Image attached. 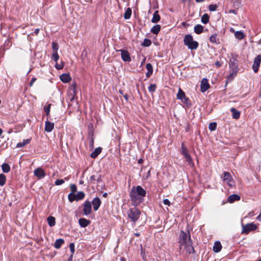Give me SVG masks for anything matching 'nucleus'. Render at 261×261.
<instances>
[{
	"mask_svg": "<svg viewBox=\"0 0 261 261\" xmlns=\"http://www.w3.org/2000/svg\"><path fill=\"white\" fill-rule=\"evenodd\" d=\"M71 88L73 89V92L74 93V94L75 95L76 93V84L75 83H73L71 85Z\"/></svg>",
	"mask_w": 261,
	"mask_h": 261,
	"instance_id": "nucleus-52",
	"label": "nucleus"
},
{
	"mask_svg": "<svg viewBox=\"0 0 261 261\" xmlns=\"http://www.w3.org/2000/svg\"><path fill=\"white\" fill-rule=\"evenodd\" d=\"M146 194V191L141 186L133 187L130 191V199L137 204H140L143 201Z\"/></svg>",
	"mask_w": 261,
	"mask_h": 261,
	"instance_id": "nucleus-2",
	"label": "nucleus"
},
{
	"mask_svg": "<svg viewBox=\"0 0 261 261\" xmlns=\"http://www.w3.org/2000/svg\"><path fill=\"white\" fill-rule=\"evenodd\" d=\"M69 248H70V251L72 253V254H73L74 253V245L73 243H70V245H69Z\"/></svg>",
	"mask_w": 261,
	"mask_h": 261,
	"instance_id": "nucleus-50",
	"label": "nucleus"
},
{
	"mask_svg": "<svg viewBox=\"0 0 261 261\" xmlns=\"http://www.w3.org/2000/svg\"><path fill=\"white\" fill-rule=\"evenodd\" d=\"M217 123L216 122H211L210 123L208 128L210 130L213 131L216 129Z\"/></svg>",
	"mask_w": 261,
	"mask_h": 261,
	"instance_id": "nucleus-42",
	"label": "nucleus"
},
{
	"mask_svg": "<svg viewBox=\"0 0 261 261\" xmlns=\"http://www.w3.org/2000/svg\"><path fill=\"white\" fill-rule=\"evenodd\" d=\"M6 176L3 174H0V186H4L6 183Z\"/></svg>",
	"mask_w": 261,
	"mask_h": 261,
	"instance_id": "nucleus-37",
	"label": "nucleus"
},
{
	"mask_svg": "<svg viewBox=\"0 0 261 261\" xmlns=\"http://www.w3.org/2000/svg\"><path fill=\"white\" fill-rule=\"evenodd\" d=\"M210 16L207 14H204L201 17V21L204 24H206L208 22Z\"/></svg>",
	"mask_w": 261,
	"mask_h": 261,
	"instance_id": "nucleus-34",
	"label": "nucleus"
},
{
	"mask_svg": "<svg viewBox=\"0 0 261 261\" xmlns=\"http://www.w3.org/2000/svg\"><path fill=\"white\" fill-rule=\"evenodd\" d=\"M54 128V123L50 122L48 119L45 121L44 130L45 132H51Z\"/></svg>",
	"mask_w": 261,
	"mask_h": 261,
	"instance_id": "nucleus-14",
	"label": "nucleus"
},
{
	"mask_svg": "<svg viewBox=\"0 0 261 261\" xmlns=\"http://www.w3.org/2000/svg\"><path fill=\"white\" fill-rule=\"evenodd\" d=\"M256 219L259 221H261V214H260L256 218Z\"/></svg>",
	"mask_w": 261,
	"mask_h": 261,
	"instance_id": "nucleus-61",
	"label": "nucleus"
},
{
	"mask_svg": "<svg viewBox=\"0 0 261 261\" xmlns=\"http://www.w3.org/2000/svg\"><path fill=\"white\" fill-rule=\"evenodd\" d=\"M36 81V77H33L31 80V82L30 83V86H32L34 83Z\"/></svg>",
	"mask_w": 261,
	"mask_h": 261,
	"instance_id": "nucleus-54",
	"label": "nucleus"
},
{
	"mask_svg": "<svg viewBox=\"0 0 261 261\" xmlns=\"http://www.w3.org/2000/svg\"><path fill=\"white\" fill-rule=\"evenodd\" d=\"M156 85L155 84H151L148 87V91L150 92L153 93L155 91Z\"/></svg>",
	"mask_w": 261,
	"mask_h": 261,
	"instance_id": "nucleus-44",
	"label": "nucleus"
},
{
	"mask_svg": "<svg viewBox=\"0 0 261 261\" xmlns=\"http://www.w3.org/2000/svg\"><path fill=\"white\" fill-rule=\"evenodd\" d=\"M181 153L184 155V156L186 155V154H188V151L187 149L185 147L184 143H182L181 144Z\"/></svg>",
	"mask_w": 261,
	"mask_h": 261,
	"instance_id": "nucleus-43",
	"label": "nucleus"
},
{
	"mask_svg": "<svg viewBox=\"0 0 261 261\" xmlns=\"http://www.w3.org/2000/svg\"><path fill=\"white\" fill-rule=\"evenodd\" d=\"M68 200L70 202H72L73 201L76 200V195L74 193H70L68 196Z\"/></svg>",
	"mask_w": 261,
	"mask_h": 261,
	"instance_id": "nucleus-38",
	"label": "nucleus"
},
{
	"mask_svg": "<svg viewBox=\"0 0 261 261\" xmlns=\"http://www.w3.org/2000/svg\"><path fill=\"white\" fill-rule=\"evenodd\" d=\"M120 261H126V259L124 257L120 258Z\"/></svg>",
	"mask_w": 261,
	"mask_h": 261,
	"instance_id": "nucleus-64",
	"label": "nucleus"
},
{
	"mask_svg": "<svg viewBox=\"0 0 261 261\" xmlns=\"http://www.w3.org/2000/svg\"><path fill=\"white\" fill-rule=\"evenodd\" d=\"M163 203L165 205H169L170 204V202L168 199H165L163 200Z\"/></svg>",
	"mask_w": 261,
	"mask_h": 261,
	"instance_id": "nucleus-53",
	"label": "nucleus"
},
{
	"mask_svg": "<svg viewBox=\"0 0 261 261\" xmlns=\"http://www.w3.org/2000/svg\"><path fill=\"white\" fill-rule=\"evenodd\" d=\"M90 223L91 222L90 220L85 218H80L79 220V223L81 227H86L88 226Z\"/></svg>",
	"mask_w": 261,
	"mask_h": 261,
	"instance_id": "nucleus-16",
	"label": "nucleus"
},
{
	"mask_svg": "<svg viewBox=\"0 0 261 261\" xmlns=\"http://www.w3.org/2000/svg\"><path fill=\"white\" fill-rule=\"evenodd\" d=\"M210 88V85L208 83V80L204 78L202 80L200 85V89L202 92H205Z\"/></svg>",
	"mask_w": 261,
	"mask_h": 261,
	"instance_id": "nucleus-11",
	"label": "nucleus"
},
{
	"mask_svg": "<svg viewBox=\"0 0 261 261\" xmlns=\"http://www.w3.org/2000/svg\"><path fill=\"white\" fill-rule=\"evenodd\" d=\"M83 212L85 215L87 216L91 213V203L86 201L84 203Z\"/></svg>",
	"mask_w": 261,
	"mask_h": 261,
	"instance_id": "nucleus-10",
	"label": "nucleus"
},
{
	"mask_svg": "<svg viewBox=\"0 0 261 261\" xmlns=\"http://www.w3.org/2000/svg\"><path fill=\"white\" fill-rule=\"evenodd\" d=\"M215 64L217 68H219L222 66V63L219 61H216Z\"/></svg>",
	"mask_w": 261,
	"mask_h": 261,
	"instance_id": "nucleus-55",
	"label": "nucleus"
},
{
	"mask_svg": "<svg viewBox=\"0 0 261 261\" xmlns=\"http://www.w3.org/2000/svg\"><path fill=\"white\" fill-rule=\"evenodd\" d=\"M47 220L49 226L53 227L55 225L56 219L54 217L50 216L47 218Z\"/></svg>",
	"mask_w": 261,
	"mask_h": 261,
	"instance_id": "nucleus-29",
	"label": "nucleus"
},
{
	"mask_svg": "<svg viewBox=\"0 0 261 261\" xmlns=\"http://www.w3.org/2000/svg\"><path fill=\"white\" fill-rule=\"evenodd\" d=\"M223 176L222 178L224 181H225L230 187H233L234 182L230 173L225 171L223 172Z\"/></svg>",
	"mask_w": 261,
	"mask_h": 261,
	"instance_id": "nucleus-5",
	"label": "nucleus"
},
{
	"mask_svg": "<svg viewBox=\"0 0 261 261\" xmlns=\"http://www.w3.org/2000/svg\"><path fill=\"white\" fill-rule=\"evenodd\" d=\"M222 249V245L219 241H217L214 243V245L213 246V251L218 253Z\"/></svg>",
	"mask_w": 261,
	"mask_h": 261,
	"instance_id": "nucleus-23",
	"label": "nucleus"
},
{
	"mask_svg": "<svg viewBox=\"0 0 261 261\" xmlns=\"http://www.w3.org/2000/svg\"><path fill=\"white\" fill-rule=\"evenodd\" d=\"M76 189H77V188H76V186L75 185L71 184L70 185V190L71 191V193H74V192H75L76 191Z\"/></svg>",
	"mask_w": 261,
	"mask_h": 261,
	"instance_id": "nucleus-48",
	"label": "nucleus"
},
{
	"mask_svg": "<svg viewBox=\"0 0 261 261\" xmlns=\"http://www.w3.org/2000/svg\"><path fill=\"white\" fill-rule=\"evenodd\" d=\"M160 18L161 17L159 14L158 11H155L153 14L151 22L152 23H156L160 21Z\"/></svg>",
	"mask_w": 261,
	"mask_h": 261,
	"instance_id": "nucleus-24",
	"label": "nucleus"
},
{
	"mask_svg": "<svg viewBox=\"0 0 261 261\" xmlns=\"http://www.w3.org/2000/svg\"><path fill=\"white\" fill-rule=\"evenodd\" d=\"M198 45L199 44L196 41L193 40L189 44V45H187V46L189 49L191 50H194L198 48Z\"/></svg>",
	"mask_w": 261,
	"mask_h": 261,
	"instance_id": "nucleus-25",
	"label": "nucleus"
},
{
	"mask_svg": "<svg viewBox=\"0 0 261 261\" xmlns=\"http://www.w3.org/2000/svg\"><path fill=\"white\" fill-rule=\"evenodd\" d=\"M119 92L123 96L126 100H127L128 99V95L127 94H123V91L122 90H119Z\"/></svg>",
	"mask_w": 261,
	"mask_h": 261,
	"instance_id": "nucleus-49",
	"label": "nucleus"
},
{
	"mask_svg": "<svg viewBox=\"0 0 261 261\" xmlns=\"http://www.w3.org/2000/svg\"><path fill=\"white\" fill-rule=\"evenodd\" d=\"M132 9L130 8H127L124 14V18L125 19H128L130 18L132 15Z\"/></svg>",
	"mask_w": 261,
	"mask_h": 261,
	"instance_id": "nucleus-33",
	"label": "nucleus"
},
{
	"mask_svg": "<svg viewBox=\"0 0 261 261\" xmlns=\"http://www.w3.org/2000/svg\"><path fill=\"white\" fill-rule=\"evenodd\" d=\"M178 242L180 244V250L183 249L182 251H186L188 254L194 253L195 250L192 246L190 234L189 232L186 233L181 230L178 238Z\"/></svg>",
	"mask_w": 261,
	"mask_h": 261,
	"instance_id": "nucleus-1",
	"label": "nucleus"
},
{
	"mask_svg": "<svg viewBox=\"0 0 261 261\" xmlns=\"http://www.w3.org/2000/svg\"><path fill=\"white\" fill-rule=\"evenodd\" d=\"M161 30V26L159 24H156L154 25L150 30V32L155 35H157L159 34Z\"/></svg>",
	"mask_w": 261,
	"mask_h": 261,
	"instance_id": "nucleus-27",
	"label": "nucleus"
},
{
	"mask_svg": "<svg viewBox=\"0 0 261 261\" xmlns=\"http://www.w3.org/2000/svg\"><path fill=\"white\" fill-rule=\"evenodd\" d=\"M194 29L197 34H200L203 31V27L200 24H197L194 27Z\"/></svg>",
	"mask_w": 261,
	"mask_h": 261,
	"instance_id": "nucleus-30",
	"label": "nucleus"
},
{
	"mask_svg": "<svg viewBox=\"0 0 261 261\" xmlns=\"http://www.w3.org/2000/svg\"><path fill=\"white\" fill-rule=\"evenodd\" d=\"M181 101L183 103L187 104L188 106L189 105V98L187 97L186 96H185V98H184L182 100H181Z\"/></svg>",
	"mask_w": 261,
	"mask_h": 261,
	"instance_id": "nucleus-51",
	"label": "nucleus"
},
{
	"mask_svg": "<svg viewBox=\"0 0 261 261\" xmlns=\"http://www.w3.org/2000/svg\"><path fill=\"white\" fill-rule=\"evenodd\" d=\"M73 254H71L68 258L67 261H72Z\"/></svg>",
	"mask_w": 261,
	"mask_h": 261,
	"instance_id": "nucleus-62",
	"label": "nucleus"
},
{
	"mask_svg": "<svg viewBox=\"0 0 261 261\" xmlns=\"http://www.w3.org/2000/svg\"><path fill=\"white\" fill-rule=\"evenodd\" d=\"M102 148L100 147H97L91 153L90 156L92 158H96L101 152Z\"/></svg>",
	"mask_w": 261,
	"mask_h": 261,
	"instance_id": "nucleus-20",
	"label": "nucleus"
},
{
	"mask_svg": "<svg viewBox=\"0 0 261 261\" xmlns=\"http://www.w3.org/2000/svg\"><path fill=\"white\" fill-rule=\"evenodd\" d=\"M64 65V63L62 62V63L60 64L57 63L55 65V67L57 69L60 70V69H63Z\"/></svg>",
	"mask_w": 261,
	"mask_h": 261,
	"instance_id": "nucleus-46",
	"label": "nucleus"
},
{
	"mask_svg": "<svg viewBox=\"0 0 261 261\" xmlns=\"http://www.w3.org/2000/svg\"><path fill=\"white\" fill-rule=\"evenodd\" d=\"M91 203L93 205L94 210L97 211L100 207L101 202L98 197H95Z\"/></svg>",
	"mask_w": 261,
	"mask_h": 261,
	"instance_id": "nucleus-13",
	"label": "nucleus"
},
{
	"mask_svg": "<svg viewBox=\"0 0 261 261\" xmlns=\"http://www.w3.org/2000/svg\"><path fill=\"white\" fill-rule=\"evenodd\" d=\"M2 169L4 173H8L10 170V167L8 164L4 163L2 165Z\"/></svg>",
	"mask_w": 261,
	"mask_h": 261,
	"instance_id": "nucleus-35",
	"label": "nucleus"
},
{
	"mask_svg": "<svg viewBox=\"0 0 261 261\" xmlns=\"http://www.w3.org/2000/svg\"><path fill=\"white\" fill-rule=\"evenodd\" d=\"M217 6L214 4L210 5L208 7V9L210 11H214L217 9Z\"/></svg>",
	"mask_w": 261,
	"mask_h": 261,
	"instance_id": "nucleus-45",
	"label": "nucleus"
},
{
	"mask_svg": "<svg viewBox=\"0 0 261 261\" xmlns=\"http://www.w3.org/2000/svg\"><path fill=\"white\" fill-rule=\"evenodd\" d=\"M96 178H95V175H92L90 177V179L89 180L90 181V182H93L95 180H96Z\"/></svg>",
	"mask_w": 261,
	"mask_h": 261,
	"instance_id": "nucleus-56",
	"label": "nucleus"
},
{
	"mask_svg": "<svg viewBox=\"0 0 261 261\" xmlns=\"http://www.w3.org/2000/svg\"><path fill=\"white\" fill-rule=\"evenodd\" d=\"M210 41L212 43H215L217 44L220 43L219 37L216 33H214L210 36Z\"/></svg>",
	"mask_w": 261,
	"mask_h": 261,
	"instance_id": "nucleus-17",
	"label": "nucleus"
},
{
	"mask_svg": "<svg viewBox=\"0 0 261 261\" xmlns=\"http://www.w3.org/2000/svg\"><path fill=\"white\" fill-rule=\"evenodd\" d=\"M193 40V37L191 35L188 34L185 35L184 39V44L186 46L189 45V44Z\"/></svg>",
	"mask_w": 261,
	"mask_h": 261,
	"instance_id": "nucleus-21",
	"label": "nucleus"
},
{
	"mask_svg": "<svg viewBox=\"0 0 261 261\" xmlns=\"http://www.w3.org/2000/svg\"><path fill=\"white\" fill-rule=\"evenodd\" d=\"M146 68L147 70L146 76L147 77H149L153 73L152 66L150 63H147L146 65Z\"/></svg>",
	"mask_w": 261,
	"mask_h": 261,
	"instance_id": "nucleus-18",
	"label": "nucleus"
},
{
	"mask_svg": "<svg viewBox=\"0 0 261 261\" xmlns=\"http://www.w3.org/2000/svg\"><path fill=\"white\" fill-rule=\"evenodd\" d=\"M117 51L121 52V59L124 62H130L131 61L130 54L127 50L121 49L118 50Z\"/></svg>",
	"mask_w": 261,
	"mask_h": 261,
	"instance_id": "nucleus-8",
	"label": "nucleus"
},
{
	"mask_svg": "<svg viewBox=\"0 0 261 261\" xmlns=\"http://www.w3.org/2000/svg\"><path fill=\"white\" fill-rule=\"evenodd\" d=\"M52 49L53 50V53L51 55V59L53 60L55 62H57L59 59V56L58 54V50L59 49L58 44L56 42H52L51 43Z\"/></svg>",
	"mask_w": 261,
	"mask_h": 261,
	"instance_id": "nucleus-6",
	"label": "nucleus"
},
{
	"mask_svg": "<svg viewBox=\"0 0 261 261\" xmlns=\"http://www.w3.org/2000/svg\"><path fill=\"white\" fill-rule=\"evenodd\" d=\"M184 158L188 163L189 165L193 164L192 159L191 156V155L188 153L187 154H186L185 156H184Z\"/></svg>",
	"mask_w": 261,
	"mask_h": 261,
	"instance_id": "nucleus-41",
	"label": "nucleus"
},
{
	"mask_svg": "<svg viewBox=\"0 0 261 261\" xmlns=\"http://www.w3.org/2000/svg\"><path fill=\"white\" fill-rule=\"evenodd\" d=\"M75 195H76V201L83 199L85 196V193L82 191L79 192Z\"/></svg>",
	"mask_w": 261,
	"mask_h": 261,
	"instance_id": "nucleus-36",
	"label": "nucleus"
},
{
	"mask_svg": "<svg viewBox=\"0 0 261 261\" xmlns=\"http://www.w3.org/2000/svg\"><path fill=\"white\" fill-rule=\"evenodd\" d=\"M50 107H51V104L49 103L47 105L45 106L43 108L44 111L45 112L46 115L47 116H48L49 115Z\"/></svg>",
	"mask_w": 261,
	"mask_h": 261,
	"instance_id": "nucleus-40",
	"label": "nucleus"
},
{
	"mask_svg": "<svg viewBox=\"0 0 261 261\" xmlns=\"http://www.w3.org/2000/svg\"><path fill=\"white\" fill-rule=\"evenodd\" d=\"M234 36L237 39L242 40L245 37V34L241 31H237L234 32Z\"/></svg>",
	"mask_w": 261,
	"mask_h": 261,
	"instance_id": "nucleus-32",
	"label": "nucleus"
},
{
	"mask_svg": "<svg viewBox=\"0 0 261 261\" xmlns=\"http://www.w3.org/2000/svg\"><path fill=\"white\" fill-rule=\"evenodd\" d=\"M60 79L62 82L67 83L71 80V77L68 73H63L60 75Z\"/></svg>",
	"mask_w": 261,
	"mask_h": 261,
	"instance_id": "nucleus-15",
	"label": "nucleus"
},
{
	"mask_svg": "<svg viewBox=\"0 0 261 261\" xmlns=\"http://www.w3.org/2000/svg\"><path fill=\"white\" fill-rule=\"evenodd\" d=\"M128 218L135 223L140 218V211L136 207L130 208L127 213Z\"/></svg>",
	"mask_w": 261,
	"mask_h": 261,
	"instance_id": "nucleus-4",
	"label": "nucleus"
},
{
	"mask_svg": "<svg viewBox=\"0 0 261 261\" xmlns=\"http://www.w3.org/2000/svg\"><path fill=\"white\" fill-rule=\"evenodd\" d=\"M143 162V160L142 159H139L138 160V163L139 164H142Z\"/></svg>",
	"mask_w": 261,
	"mask_h": 261,
	"instance_id": "nucleus-59",
	"label": "nucleus"
},
{
	"mask_svg": "<svg viewBox=\"0 0 261 261\" xmlns=\"http://www.w3.org/2000/svg\"><path fill=\"white\" fill-rule=\"evenodd\" d=\"M261 62V56L258 55L254 59L252 69L254 72L256 73L258 70Z\"/></svg>",
	"mask_w": 261,
	"mask_h": 261,
	"instance_id": "nucleus-9",
	"label": "nucleus"
},
{
	"mask_svg": "<svg viewBox=\"0 0 261 261\" xmlns=\"http://www.w3.org/2000/svg\"><path fill=\"white\" fill-rule=\"evenodd\" d=\"M39 31H40L39 29H36L35 30L34 33L37 35L39 33Z\"/></svg>",
	"mask_w": 261,
	"mask_h": 261,
	"instance_id": "nucleus-60",
	"label": "nucleus"
},
{
	"mask_svg": "<svg viewBox=\"0 0 261 261\" xmlns=\"http://www.w3.org/2000/svg\"><path fill=\"white\" fill-rule=\"evenodd\" d=\"M229 12L230 13H233L234 14H237V11L235 10H230Z\"/></svg>",
	"mask_w": 261,
	"mask_h": 261,
	"instance_id": "nucleus-58",
	"label": "nucleus"
},
{
	"mask_svg": "<svg viewBox=\"0 0 261 261\" xmlns=\"http://www.w3.org/2000/svg\"><path fill=\"white\" fill-rule=\"evenodd\" d=\"M34 172V175L39 179L43 178L45 176V173L41 168H37Z\"/></svg>",
	"mask_w": 261,
	"mask_h": 261,
	"instance_id": "nucleus-12",
	"label": "nucleus"
},
{
	"mask_svg": "<svg viewBox=\"0 0 261 261\" xmlns=\"http://www.w3.org/2000/svg\"><path fill=\"white\" fill-rule=\"evenodd\" d=\"M30 141H31V139H24V140H23V141L22 142H19V143H17V144L16 145V147H17V148L23 147L27 144H29L30 142Z\"/></svg>",
	"mask_w": 261,
	"mask_h": 261,
	"instance_id": "nucleus-31",
	"label": "nucleus"
},
{
	"mask_svg": "<svg viewBox=\"0 0 261 261\" xmlns=\"http://www.w3.org/2000/svg\"><path fill=\"white\" fill-rule=\"evenodd\" d=\"M150 176V171L149 170L147 173L146 178H148Z\"/></svg>",
	"mask_w": 261,
	"mask_h": 261,
	"instance_id": "nucleus-63",
	"label": "nucleus"
},
{
	"mask_svg": "<svg viewBox=\"0 0 261 261\" xmlns=\"http://www.w3.org/2000/svg\"><path fill=\"white\" fill-rule=\"evenodd\" d=\"M238 61L234 58H232L230 59L229 62V68L230 70V73L227 76V79L229 80H232L234 77L237 75L239 71L238 68Z\"/></svg>",
	"mask_w": 261,
	"mask_h": 261,
	"instance_id": "nucleus-3",
	"label": "nucleus"
},
{
	"mask_svg": "<svg viewBox=\"0 0 261 261\" xmlns=\"http://www.w3.org/2000/svg\"><path fill=\"white\" fill-rule=\"evenodd\" d=\"M64 243V240L63 239H57L55 242L54 247L56 249H59Z\"/></svg>",
	"mask_w": 261,
	"mask_h": 261,
	"instance_id": "nucleus-26",
	"label": "nucleus"
},
{
	"mask_svg": "<svg viewBox=\"0 0 261 261\" xmlns=\"http://www.w3.org/2000/svg\"><path fill=\"white\" fill-rule=\"evenodd\" d=\"M231 112H232V118L235 119H238L240 117V112L234 108H232L230 109Z\"/></svg>",
	"mask_w": 261,
	"mask_h": 261,
	"instance_id": "nucleus-22",
	"label": "nucleus"
},
{
	"mask_svg": "<svg viewBox=\"0 0 261 261\" xmlns=\"http://www.w3.org/2000/svg\"><path fill=\"white\" fill-rule=\"evenodd\" d=\"M257 228L256 225L253 223L247 224L243 226V229L242 233L248 234L250 231L255 230Z\"/></svg>",
	"mask_w": 261,
	"mask_h": 261,
	"instance_id": "nucleus-7",
	"label": "nucleus"
},
{
	"mask_svg": "<svg viewBox=\"0 0 261 261\" xmlns=\"http://www.w3.org/2000/svg\"><path fill=\"white\" fill-rule=\"evenodd\" d=\"M185 96V93L182 90V89L180 88H179L178 93L176 95L177 99L182 100Z\"/></svg>",
	"mask_w": 261,
	"mask_h": 261,
	"instance_id": "nucleus-28",
	"label": "nucleus"
},
{
	"mask_svg": "<svg viewBox=\"0 0 261 261\" xmlns=\"http://www.w3.org/2000/svg\"><path fill=\"white\" fill-rule=\"evenodd\" d=\"M96 180L97 182L98 183L102 182V179H101L100 176H99Z\"/></svg>",
	"mask_w": 261,
	"mask_h": 261,
	"instance_id": "nucleus-57",
	"label": "nucleus"
},
{
	"mask_svg": "<svg viewBox=\"0 0 261 261\" xmlns=\"http://www.w3.org/2000/svg\"><path fill=\"white\" fill-rule=\"evenodd\" d=\"M240 199V196L237 194H232L228 198V201L230 203H232L235 201H238Z\"/></svg>",
	"mask_w": 261,
	"mask_h": 261,
	"instance_id": "nucleus-19",
	"label": "nucleus"
},
{
	"mask_svg": "<svg viewBox=\"0 0 261 261\" xmlns=\"http://www.w3.org/2000/svg\"><path fill=\"white\" fill-rule=\"evenodd\" d=\"M151 44V41L150 39L145 38L144 39L142 45L145 47L149 46Z\"/></svg>",
	"mask_w": 261,
	"mask_h": 261,
	"instance_id": "nucleus-39",
	"label": "nucleus"
},
{
	"mask_svg": "<svg viewBox=\"0 0 261 261\" xmlns=\"http://www.w3.org/2000/svg\"><path fill=\"white\" fill-rule=\"evenodd\" d=\"M64 180L62 179H58L55 181V185L57 186L61 185L64 183Z\"/></svg>",
	"mask_w": 261,
	"mask_h": 261,
	"instance_id": "nucleus-47",
	"label": "nucleus"
}]
</instances>
